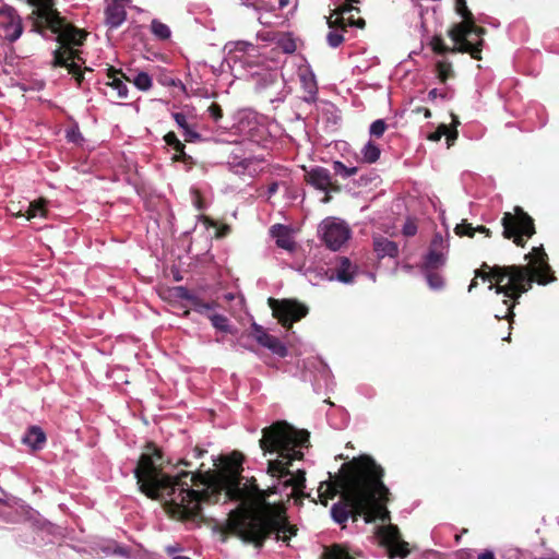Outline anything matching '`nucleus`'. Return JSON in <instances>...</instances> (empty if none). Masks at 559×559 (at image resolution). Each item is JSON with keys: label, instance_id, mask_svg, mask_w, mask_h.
Masks as SVG:
<instances>
[{"label": "nucleus", "instance_id": "obj_1", "mask_svg": "<svg viewBox=\"0 0 559 559\" xmlns=\"http://www.w3.org/2000/svg\"><path fill=\"white\" fill-rule=\"evenodd\" d=\"M242 455L234 452L224 462L221 472H180L171 476L164 472L170 461L164 460L160 448L147 442L134 469L140 491L152 500H164L165 509L182 520L202 521V504L243 502L248 497L241 475Z\"/></svg>", "mask_w": 559, "mask_h": 559}, {"label": "nucleus", "instance_id": "obj_2", "mask_svg": "<svg viewBox=\"0 0 559 559\" xmlns=\"http://www.w3.org/2000/svg\"><path fill=\"white\" fill-rule=\"evenodd\" d=\"M384 469L370 455L361 454L344 463L337 476L322 481L318 489L321 503L340 495V501L331 508L332 519L344 524L349 516L357 521L373 504L374 493L384 489Z\"/></svg>", "mask_w": 559, "mask_h": 559}, {"label": "nucleus", "instance_id": "obj_3", "mask_svg": "<svg viewBox=\"0 0 559 559\" xmlns=\"http://www.w3.org/2000/svg\"><path fill=\"white\" fill-rule=\"evenodd\" d=\"M524 258L528 261L526 265H493L491 272H483L479 269L475 271V277L490 282V290L493 289L496 294H502L510 299V302L504 300L508 306V320H512L515 305L523 294L532 289L533 283L547 285L556 281L543 245L533 247Z\"/></svg>", "mask_w": 559, "mask_h": 559}, {"label": "nucleus", "instance_id": "obj_4", "mask_svg": "<svg viewBox=\"0 0 559 559\" xmlns=\"http://www.w3.org/2000/svg\"><path fill=\"white\" fill-rule=\"evenodd\" d=\"M26 2L34 8L32 12L36 16L34 26L38 29L49 28L57 34L60 46L53 51L52 67L66 68L81 86L84 81L81 63L85 61L81 57L80 50L74 49L73 46L83 45L86 33L67 23L66 19L60 16L55 8V0H26Z\"/></svg>", "mask_w": 559, "mask_h": 559}, {"label": "nucleus", "instance_id": "obj_5", "mask_svg": "<svg viewBox=\"0 0 559 559\" xmlns=\"http://www.w3.org/2000/svg\"><path fill=\"white\" fill-rule=\"evenodd\" d=\"M310 433L305 429H296L286 421H276L262 430V438L259 441L264 452H277V460L269 461L267 473L285 478L290 475V465L296 460H302L304 453L296 448H308Z\"/></svg>", "mask_w": 559, "mask_h": 559}, {"label": "nucleus", "instance_id": "obj_6", "mask_svg": "<svg viewBox=\"0 0 559 559\" xmlns=\"http://www.w3.org/2000/svg\"><path fill=\"white\" fill-rule=\"evenodd\" d=\"M247 491L248 497L245 501L229 512L223 533L238 536L285 509L283 503L267 501L272 495L278 492L277 486L260 489L255 478L252 477L247 486Z\"/></svg>", "mask_w": 559, "mask_h": 559}, {"label": "nucleus", "instance_id": "obj_7", "mask_svg": "<svg viewBox=\"0 0 559 559\" xmlns=\"http://www.w3.org/2000/svg\"><path fill=\"white\" fill-rule=\"evenodd\" d=\"M454 31V24L448 29V36L454 43L453 47L444 44L441 35H435L430 40V47L437 55L447 53H468L475 60H481V51L485 45L484 36L487 29L478 25H466L454 36L451 32Z\"/></svg>", "mask_w": 559, "mask_h": 559}, {"label": "nucleus", "instance_id": "obj_8", "mask_svg": "<svg viewBox=\"0 0 559 559\" xmlns=\"http://www.w3.org/2000/svg\"><path fill=\"white\" fill-rule=\"evenodd\" d=\"M297 531L295 525L289 524L286 509H284L265 521L255 524L238 537L245 543L252 544L255 548H261L272 533H276L277 540L287 542L297 534Z\"/></svg>", "mask_w": 559, "mask_h": 559}, {"label": "nucleus", "instance_id": "obj_9", "mask_svg": "<svg viewBox=\"0 0 559 559\" xmlns=\"http://www.w3.org/2000/svg\"><path fill=\"white\" fill-rule=\"evenodd\" d=\"M502 236L524 248L527 240L536 234L535 222L521 206H514L513 213L506 212L501 218Z\"/></svg>", "mask_w": 559, "mask_h": 559}, {"label": "nucleus", "instance_id": "obj_10", "mask_svg": "<svg viewBox=\"0 0 559 559\" xmlns=\"http://www.w3.org/2000/svg\"><path fill=\"white\" fill-rule=\"evenodd\" d=\"M269 307L272 309V314L277 319L278 323L285 329H292L295 322L305 318L309 309L306 305L295 299H275L269 298Z\"/></svg>", "mask_w": 559, "mask_h": 559}, {"label": "nucleus", "instance_id": "obj_11", "mask_svg": "<svg viewBox=\"0 0 559 559\" xmlns=\"http://www.w3.org/2000/svg\"><path fill=\"white\" fill-rule=\"evenodd\" d=\"M319 234L324 245L336 251L349 239L350 228L338 218L326 217L319 225Z\"/></svg>", "mask_w": 559, "mask_h": 559}, {"label": "nucleus", "instance_id": "obj_12", "mask_svg": "<svg viewBox=\"0 0 559 559\" xmlns=\"http://www.w3.org/2000/svg\"><path fill=\"white\" fill-rule=\"evenodd\" d=\"M358 2L359 0H346L343 4L334 9L326 20L329 27L341 28V31H346L347 26L365 28L366 21L360 16L356 17V14H359L360 10L353 5V3Z\"/></svg>", "mask_w": 559, "mask_h": 559}, {"label": "nucleus", "instance_id": "obj_13", "mask_svg": "<svg viewBox=\"0 0 559 559\" xmlns=\"http://www.w3.org/2000/svg\"><path fill=\"white\" fill-rule=\"evenodd\" d=\"M0 29L3 32L4 38L10 43H14L22 35V19L14 8L9 5L0 8Z\"/></svg>", "mask_w": 559, "mask_h": 559}, {"label": "nucleus", "instance_id": "obj_14", "mask_svg": "<svg viewBox=\"0 0 559 559\" xmlns=\"http://www.w3.org/2000/svg\"><path fill=\"white\" fill-rule=\"evenodd\" d=\"M305 180L318 190L328 192H340L341 187L332 180V175L329 169L316 166L306 171Z\"/></svg>", "mask_w": 559, "mask_h": 559}, {"label": "nucleus", "instance_id": "obj_15", "mask_svg": "<svg viewBox=\"0 0 559 559\" xmlns=\"http://www.w3.org/2000/svg\"><path fill=\"white\" fill-rule=\"evenodd\" d=\"M389 495L390 491L385 485L383 490L379 488L374 493L373 504L362 514L366 522H371L374 519H380L382 522L390 521V512L384 506L389 501Z\"/></svg>", "mask_w": 559, "mask_h": 559}, {"label": "nucleus", "instance_id": "obj_16", "mask_svg": "<svg viewBox=\"0 0 559 559\" xmlns=\"http://www.w3.org/2000/svg\"><path fill=\"white\" fill-rule=\"evenodd\" d=\"M443 245L442 236L437 234L431 240L429 251L424 260L426 271H435L442 266L445 262L443 253L439 250Z\"/></svg>", "mask_w": 559, "mask_h": 559}, {"label": "nucleus", "instance_id": "obj_17", "mask_svg": "<svg viewBox=\"0 0 559 559\" xmlns=\"http://www.w3.org/2000/svg\"><path fill=\"white\" fill-rule=\"evenodd\" d=\"M177 292H178L177 296L179 298L187 300L190 304L191 309L201 314H206V316L211 314L210 311L213 310L217 306V304L214 301L213 302L204 301L199 296L189 292L186 287L179 286V287H177Z\"/></svg>", "mask_w": 559, "mask_h": 559}, {"label": "nucleus", "instance_id": "obj_18", "mask_svg": "<svg viewBox=\"0 0 559 559\" xmlns=\"http://www.w3.org/2000/svg\"><path fill=\"white\" fill-rule=\"evenodd\" d=\"M107 78L109 81L106 83L107 86H110L112 90L117 91V97L120 99H124L128 97V86L126 84V75L121 69H116L112 66L107 68Z\"/></svg>", "mask_w": 559, "mask_h": 559}, {"label": "nucleus", "instance_id": "obj_19", "mask_svg": "<svg viewBox=\"0 0 559 559\" xmlns=\"http://www.w3.org/2000/svg\"><path fill=\"white\" fill-rule=\"evenodd\" d=\"M165 143L170 146L176 154L173 156V162H180L188 166L194 164L192 156L188 155L185 151L186 145L178 139L175 132L169 131L164 135Z\"/></svg>", "mask_w": 559, "mask_h": 559}, {"label": "nucleus", "instance_id": "obj_20", "mask_svg": "<svg viewBox=\"0 0 559 559\" xmlns=\"http://www.w3.org/2000/svg\"><path fill=\"white\" fill-rule=\"evenodd\" d=\"M290 478L282 483L284 488L292 487V492L288 497H293L295 500H302L306 497L304 489L306 488V472L298 469L295 475H289Z\"/></svg>", "mask_w": 559, "mask_h": 559}, {"label": "nucleus", "instance_id": "obj_21", "mask_svg": "<svg viewBox=\"0 0 559 559\" xmlns=\"http://www.w3.org/2000/svg\"><path fill=\"white\" fill-rule=\"evenodd\" d=\"M106 24L110 28L119 27L127 17L126 9L122 4L110 2L105 10Z\"/></svg>", "mask_w": 559, "mask_h": 559}, {"label": "nucleus", "instance_id": "obj_22", "mask_svg": "<svg viewBox=\"0 0 559 559\" xmlns=\"http://www.w3.org/2000/svg\"><path fill=\"white\" fill-rule=\"evenodd\" d=\"M373 250L379 259L384 257L396 258L399 255L397 243L383 236L373 238Z\"/></svg>", "mask_w": 559, "mask_h": 559}, {"label": "nucleus", "instance_id": "obj_23", "mask_svg": "<svg viewBox=\"0 0 559 559\" xmlns=\"http://www.w3.org/2000/svg\"><path fill=\"white\" fill-rule=\"evenodd\" d=\"M333 273L340 282L348 284L354 281L356 266L352 264L348 258L341 257L337 260L335 267L333 269Z\"/></svg>", "mask_w": 559, "mask_h": 559}, {"label": "nucleus", "instance_id": "obj_24", "mask_svg": "<svg viewBox=\"0 0 559 559\" xmlns=\"http://www.w3.org/2000/svg\"><path fill=\"white\" fill-rule=\"evenodd\" d=\"M455 11L462 17V21L454 24V31L451 32V35L454 36L466 25H477L474 14L467 8L466 0H455Z\"/></svg>", "mask_w": 559, "mask_h": 559}, {"label": "nucleus", "instance_id": "obj_25", "mask_svg": "<svg viewBox=\"0 0 559 559\" xmlns=\"http://www.w3.org/2000/svg\"><path fill=\"white\" fill-rule=\"evenodd\" d=\"M22 441L34 450L41 449L46 442V435L41 428L32 426L23 437Z\"/></svg>", "mask_w": 559, "mask_h": 559}, {"label": "nucleus", "instance_id": "obj_26", "mask_svg": "<svg viewBox=\"0 0 559 559\" xmlns=\"http://www.w3.org/2000/svg\"><path fill=\"white\" fill-rule=\"evenodd\" d=\"M47 203L48 201L46 199L39 198L33 202H29L25 214H22L20 211L17 215L25 216L27 221L35 217H46L48 213Z\"/></svg>", "mask_w": 559, "mask_h": 559}, {"label": "nucleus", "instance_id": "obj_27", "mask_svg": "<svg viewBox=\"0 0 559 559\" xmlns=\"http://www.w3.org/2000/svg\"><path fill=\"white\" fill-rule=\"evenodd\" d=\"M272 233L276 237L277 247L285 249L287 251H293L296 247L295 241L292 239L288 230L283 225H275L272 228Z\"/></svg>", "mask_w": 559, "mask_h": 559}, {"label": "nucleus", "instance_id": "obj_28", "mask_svg": "<svg viewBox=\"0 0 559 559\" xmlns=\"http://www.w3.org/2000/svg\"><path fill=\"white\" fill-rule=\"evenodd\" d=\"M459 132L457 130H450V127L445 123H441L438 126L436 131L431 132L427 139L432 142H438L441 140L442 136H445L447 144L450 147L453 145L455 140L457 139Z\"/></svg>", "mask_w": 559, "mask_h": 559}, {"label": "nucleus", "instance_id": "obj_29", "mask_svg": "<svg viewBox=\"0 0 559 559\" xmlns=\"http://www.w3.org/2000/svg\"><path fill=\"white\" fill-rule=\"evenodd\" d=\"M173 118L175 119L176 123L183 130V138L186 142H198L201 140V135L189 126L185 114L174 112Z\"/></svg>", "mask_w": 559, "mask_h": 559}, {"label": "nucleus", "instance_id": "obj_30", "mask_svg": "<svg viewBox=\"0 0 559 559\" xmlns=\"http://www.w3.org/2000/svg\"><path fill=\"white\" fill-rule=\"evenodd\" d=\"M126 81L132 83L138 90L142 92H147L153 86L152 78L144 71L135 72L132 76L128 75Z\"/></svg>", "mask_w": 559, "mask_h": 559}, {"label": "nucleus", "instance_id": "obj_31", "mask_svg": "<svg viewBox=\"0 0 559 559\" xmlns=\"http://www.w3.org/2000/svg\"><path fill=\"white\" fill-rule=\"evenodd\" d=\"M382 543L389 548L402 542L400 530L396 525L389 524L380 530Z\"/></svg>", "mask_w": 559, "mask_h": 559}, {"label": "nucleus", "instance_id": "obj_32", "mask_svg": "<svg viewBox=\"0 0 559 559\" xmlns=\"http://www.w3.org/2000/svg\"><path fill=\"white\" fill-rule=\"evenodd\" d=\"M261 346L269 348L272 353L278 355L280 357H285L287 355L286 346L275 336L267 334L264 337V341L260 343Z\"/></svg>", "mask_w": 559, "mask_h": 559}, {"label": "nucleus", "instance_id": "obj_33", "mask_svg": "<svg viewBox=\"0 0 559 559\" xmlns=\"http://www.w3.org/2000/svg\"><path fill=\"white\" fill-rule=\"evenodd\" d=\"M437 78L441 83H445L449 79L454 76L452 63L448 60H440L436 63Z\"/></svg>", "mask_w": 559, "mask_h": 559}, {"label": "nucleus", "instance_id": "obj_34", "mask_svg": "<svg viewBox=\"0 0 559 559\" xmlns=\"http://www.w3.org/2000/svg\"><path fill=\"white\" fill-rule=\"evenodd\" d=\"M361 154L364 157V160L372 164L376 163L381 154L380 147L374 144L372 141L367 142V144L362 147Z\"/></svg>", "mask_w": 559, "mask_h": 559}, {"label": "nucleus", "instance_id": "obj_35", "mask_svg": "<svg viewBox=\"0 0 559 559\" xmlns=\"http://www.w3.org/2000/svg\"><path fill=\"white\" fill-rule=\"evenodd\" d=\"M321 559H354L347 550L340 545H334L330 549L326 548Z\"/></svg>", "mask_w": 559, "mask_h": 559}, {"label": "nucleus", "instance_id": "obj_36", "mask_svg": "<svg viewBox=\"0 0 559 559\" xmlns=\"http://www.w3.org/2000/svg\"><path fill=\"white\" fill-rule=\"evenodd\" d=\"M152 33L159 39L166 40L170 38V28L158 20H153L151 23Z\"/></svg>", "mask_w": 559, "mask_h": 559}, {"label": "nucleus", "instance_id": "obj_37", "mask_svg": "<svg viewBox=\"0 0 559 559\" xmlns=\"http://www.w3.org/2000/svg\"><path fill=\"white\" fill-rule=\"evenodd\" d=\"M276 45L285 53H294L297 49L295 39L288 34L282 35Z\"/></svg>", "mask_w": 559, "mask_h": 559}, {"label": "nucleus", "instance_id": "obj_38", "mask_svg": "<svg viewBox=\"0 0 559 559\" xmlns=\"http://www.w3.org/2000/svg\"><path fill=\"white\" fill-rule=\"evenodd\" d=\"M207 318L210 319L212 325L216 330L225 332V333L230 332V326L228 324L227 317H225L223 314H218V313H211V314H207Z\"/></svg>", "mask_w": 559, "mask_h": 559}, {"label": "nucleus", "instance_id": "obj_39", "mask_svg": "<svg viewBox=\"0 0 559 559\" xmlns=\"http://www.w3.org/2000/svg\"><path fill=\"white\" fill-rule=\"evenodd\" d=\"M333 170L335 175L341 176L342 178H348L358 173L357 167H347L340 160L333 163Z\"/></svg>", "mask_w": 559, "mask_h": 559}, {"label": "nucleus", "instance_id": "obj_40", "mask_svg": "<svg viewBox=\"0 0 559 559\" xmlns=\"http://www.w3.org/2000/svg\"><path fill=\"white\" fill-rule=\"evenodd\" d=\"M343 32L344 31H341V28H332V31L329 32V34L326 36V40H328V44L332 48H337L338 46H341L343 44V41L345 39Z\"/></svg>", "mask_w": 559, "mask_h": 559}, {"label": "nucleus", "instance_id": "obj_41", "mask_svg": "<svg viewBox=\"0 0 559 559\" xmlns=\"http://www.w3.org/2000/svg\"><path fill=\"white\" fill-rule=\"evenodd\" d=\"M454 231L460 237L467 236V237L473 238L476 233V229H475V227H473V225L471 223L463 221L461 224L456 225V227L454 228Z\"/></svg>", "mask_w": 559, "mask_h": 559}, {"label": "nucleus", "instance_id": "obj_42", "mask_svg": "<svg viewBox=\"0 0 559 559\" xmlns=\"http://www.w3.org/2000/svg\"><path fill=\"white\" fill-rule=\"evenodd\" d=\"M426 278H427L428 285L432 289H440L443 287L444 281H443V277L439 273L433 272V271H427Z\"/></svg>", "mask_w": 559, "mask_h": 559}, {"label": "nucleus", "instance_id": "obj_43", "mask_svg": "<svg viewBox=\"0 0 559 559\" xmlns=\"http://www.w3.org/2000/svg\"><path fill=\"white\" fill-rule=\"evenodd\" d=\"M386 128L388 126L383 119H377L370 126V135L379 139L384 134Z\"/></svg>", "mask_w": 559, "mask_h": 559}, {"label": "nucleus", "instance_id": "obj_44", "mask_svg": "<svg viewBox=\"0 0 559 559\" xmlns=\"http://www.w3.org/2000/svg\"><path fill=\"white\" fill-rule=\"evenodd\" d=\"M388 549L391 557L399 556L404 558L409 554L408 543L404 540L397 543L395 546L389 547Z\"/></svg>", "mask_w": 559, "mask_h": 559}, {"label": "nucleus", "instance_id": "obj_45", "mask_svg": "<svg viewBox=\"0 0 559 559\" xmlns=\"http://www.w3.org/2000/svg\"><path fill=\"white\" fill-rule=\"evenodd\" d=\"M158 82L164 86H179L182 91L186 90L185 84L179 79H174L168 74H160Z\"/></svg>", "mask_w": 559, "mask_h": 559}, {"label": "nucleus", "instance_id": "obj_46", "mask_svg": "<svg viewBox=\"0 0 559 559\" xmlns=\"http://www.w3.org/2000/svg\"><path fill=\"white\" fill-rule=\"evenodd\" d=\"M267 332L265 331V329L253 322L251 324V335L254 337V340L260 344L262 341H264V337L267 336Z\"/></svg>", "mask_w": 559, "mask_h": 559}, {"label": "nucleus", "instance_id": "obj_47", "mask_svg": "<svg viewBox=\"0 0 559 559\" xmlns=\"http://www.w3.org/2000/svg\"><path fill=\"white\" fill-rule=\"evenodd\" d=\"M209 114L214 121H218L223 118V109L219 104L212 103L209 107Z\"/></svg>", "mask_w": 559, "mask_h": 559}, {"label": "nucleus", "instance_id": "obj_48", "mask_svg": "<svg viewBox=\"0 0 559 559\" xmlns=\"http://www.w3.org/2000/svg\"><path fill=\"white\" fill-rule=\"evenodd\" d=\"M417 233V225L413 221H407L403 226V235L407 237L415 236Z\"/></svg>", "mask_w": 559, "mask_h": 559}, {"label": "nucleus", "instance_id": "obj_49", "mask_svg": "<svg viewBox=\"0 0 559 559\" xmlns=\"http://www.w3.org/2000/svg\"><path fill=\"white\" fill-rule=\"evenodd\" d=\"M254 10H265L269 12L275 11V7L272 4L266 3L265 1H257L250 4Z\"/></svg>", "mask_w": 559, "mask_h": 559}, {"label": "nucleus", "instance_id": "obj_50", "mask_svg": "<svg viewBox=\"0 0 559 559\" xmlns=\"http://www.w3.org/2000/svg\"><path fill=\"white\" fill-rule=\"evenodd\" d=\"M316 95H317V86L313 83V84H311V86H309L308 96L305 97V100H307L308 103H313V102H316Z\"/></svg>", "mask_w": 559, "mask_h": 559}, {"label": "nucleus", "instance_id": "obj_51", "mask_svg": "<svg viewBox=\"0 0 559 559\" xmlns=\"http://www.w3.org/2000/svg\"><path fill=\"white\" fill-rule=\"evenodd\" d=\"M194 205L197 206V209L199 211H202L204 209L203 199H202L201 194L198 191H195Z\"/></svg>", "mask_w": 559, "mask_h": 559}, {"label": "nucleus", "instance_id": "obj_52", "mask_svg": "<svg viewBox=\"0 0 559 559\" xmlns=\"http://www.w3.org/2000/svg\"><path fill=\"white\" fill-rule=\"evenodd\" d=\"M205 453H206V451H205V450H203V449H201V448H199V447H195V448H193V450H192V456H193V459H200V457H202Z\"/></svg>", "mask_w": 559, "mask_h": 559}, {"label": "nucleus", "instance_id": "obj_53", "mask_svg": "<svg viewBox=\"0 0 559 559\" xmlns=\"http://www.w3.org/2000/svg\"><path fill=\"white\" fill-rule=\"evenodd\" d=\"M277 190H278V182L273 181L272 183H270L267 187L269 197L275 194L277 192Z\"/></svg>", "mask_w": 559, "mask_h": 559}, {"label": "nucleus", "instance_id": "obj_54", "mask_svg": "<svg viewBox=\"0 0 559 559\" xmlns=\"http://www.w3.org/2000/svg\"><path fill=\"white\" fill-rule=\"evenodd\" d=\"M230 231V227L228 225L222 226L216 233L217 237H225Z\"/></svg>", "mask_w": 559, "mask_h": 559}, {"label": "nucleus", "instance_id": "obj_55", "mask_svg": "<svg viewBox=\"0 0 559 559\" xmlns=\"http://www.w3.org/2000/svg\"><path fill=\"white\" fill-rule=\"evenodd\" d=\"M476 231L485 234L486 237H491V230L486 226L479 225L475 227Z\"/></svg>", "mask_w": 559, "mask_h": 559}, {"label": "nucleus", "instance_id": "obj_56", "mask_svg": "<svg viewBox=\"0 0 559 559\" xmlns=\"http://www.w3.org/2000/svg\"><path fill=\"white\" fill-rule=\"evenodd\" d=\"M477 559H495V555L490 550H485L484 552L478 555Z\"/></svg>", "mask_w": 559, "mask_h": 559}, {"label": "nucleus", "instance_id": "obj_57", "mask_svg": "<svg viewBox=\"0 0 559 559\" xmlns=\"http://www.w3.org/2000/svg\"><path fill=\"white\" fill-rule=\"evenodd\" d=\"M438 96H441L444 98L445 94H439L437 88H433V90L429 91V93H428V97L430 99H436Z\"/></svg>", "mask_w": 559, "mask_h": 559}, {"label": "nucleus", "instance_id": "obj_58", "mask_svg": "<svg viewBox=\"0 0 559 559\" xmlns=\"http://www.w3.org/2000/svg\"><path fill=\"white\" fill-rule=\"evenodd\" d=\"M417 112H423L425 118H430L431 117V111L430 109L426 108V107H418L416 109Z\"/></svg>", "mask_w": 559, "mask_h": 559}, {"label": "nucleus", "instance_id": "obj_59", "mask_svg": "<svg viewBox=\"0 0 559 559\" xmlns=\"http://www.w3.org/2000/svg\"><path fill=\"white\" fill-rule=\"evenodd\" d=\"M451 117H452V123H451L450 130H457L456 128L460 124L459 118L454 114H452Z\"/></svg>", "mask_w": 559, "mask_h": 559}, {"label": "nucleus", "instance_id": "obj_60", "mask_svg": "<svg viewBox=\"0 0 559 559\" xmlns=\"http://www.w3.org/2000/svg\"><path fill=\"white\" fill-rule=\"evenodd\" d=\"M478 286V282H477V277H474L472 281H471V284L468 286V292L471 293L474 288H476Z\"/></svg>", "mask_w": 559, "mask_h": 559}, {"label": "nucleus", "instance_id": "obj_61", "mask_svg": "<svg viewBox=\"0 0 559 559\" xmlns=\"http://www.w3.org/2000/svg\"><path fill=\"white\" fill-rule=\"evenodd\" d=\"M480 271L483 272H488V271H492V266L488 265L486 262H483V264L480 265L479 267Z\"/></svg>", "mask_w": 559, "mask_h": 559}, {"label": "nucleus", "instance_id": "obj_62", "mask_svg": "<svg viewBox=\"0 0 559 559\" xmlns=\"http://www.w3.org/2000/svg\"><path fill=\"white\" fill-rule=\"evenodd\" d=\"M250 164H251V159H250V158H245V159H242V160L239 163V165H240L241 167H243V168H248Z\"/></svg>", "mask_w": 559, "mask_h": 559}, {"label": "nucleus", "instance_id": "obj_63", "mask_svg": "<svg viewBox=\"0 0 559 559\" xmlns=\"http://www.w3.org/2000/svg\"><path fill=\"white\" fill-rule=\"evenodd\" d=\"M290 0H278V9H284L289 4Z\"/></svg>", "mask_w": 559, "mask_h": 559}, {"label": "nucleus", "instance_id": "obj_64", "mask_svg": "<svg viewBox=\"0 0 559 559\" xmlns=\"http://www.w3.org/2000/svg\"><path fill=\"white\" fill-rule=\"evenodd\" d=\"M330 192L331 191L325 192L324 197L322 198L323 203H329L331 201L332 197H331Z\"/></svg>", "mask_w": 559, "mask_h": 559}]
</instances>
